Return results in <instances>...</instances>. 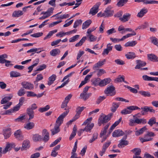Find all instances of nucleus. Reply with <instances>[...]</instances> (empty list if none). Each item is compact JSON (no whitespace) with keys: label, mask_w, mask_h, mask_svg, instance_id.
<instances>
[{"label":"nucleus","mask_w":158,"mask_h":158,"mask_svg":"<svg viewBox=\"0 0 158 158\" xmlns=\"http://www.w3.org/2000/svg\"><path fill=\"white\" fill-rule=\"evenodd\" d=\"M139 93L144 97H149L151 96L150 93L148 91H140L139 92Z\"/></svg>","instance_id":"obj_50"},{"label":"nucleus","mask_w":158,"mask_h":158,"mask_svg":"<svg viewBox=\"0 0 158 158\" xmlns=\"http://www.w3.org/2000/svg\"><path fill=\"white\" fill-rule=\"evenodd\" d=\"M114 90V87L113 85H110L107 87L104 91V93L106 94H110L111 96H113L115 94Z\"/></svg>","instance_id":"obj_6"},{"label":"nucleus","mask_w":158,"mask_h":158,"mask_svg":"<svg viewBox=\"0 0 158 158\" xmlns=\"http://www.w3.org/2000/svg\"><path fill=\"white\" fill-rule=\"evenodd\" d=\"M98 136V133H94L93 134L92 138L91 139H90L89 140V142L90 143H92L96 139H97Z\"/></svg>","instance_id":"obj_53"},{"label":"nucleus","mask_w":158,"mask_h":158,"mask_svg":"<svg viewBox=\"0 0 158 158\" xmlns=\"http://www.w3.org/2000/svg\"><path fill=\"white\" fill-rule=\"evenodd\" d=\"M92 23L91 20H88L85 21L82 24V28L85 29L88 27Z\"/></svg>","instance_id":"obj_31"},{"label":"nucleus","mask_w":158,"mask_h":158,"mask_svg":"<svg viewBox=\"0 0 158 158\" xmlns=\"http://www.w3.org/2000/svg\"><path fill=\"white\" fill-rule=\"evenodd\" d=\"M117 3V5L118 6H122L124 5V3L127 2L128 0H119Z\"/></svg>","instance_id":"obj_55"},{"label":"nucleus","mask_w":158,"mask_h":158,"mask_svg":"<svg viewBox=\"0 0 158 158\" xmlns=\"http://www.w3.org/2000/svg\"><path fill=\"white\" fill-rule=\"evenodd\" d=\"M137 43L136 41H129L126 43L124 45L125 47H133L135 46Z\"/></svg>","instance_id":"obj_38"},{"label":"nucleus","mask_w":158,"mask_h":158,"mask_svg":"<svg viewBox=\"0 0 158 158\" xmlns=\"http://www.w3.org/2000/svg\"><path fill=\"white\" fill-rule=\"evenodd\" d=\"M156 123V119L155 117H152L149 119L148 123L151 126Z\"/></svg>","instance_id":"obj_49"},{"label":"nucleus","mask_w":158,"mask_h":158,"mask_svg":"<svg viewBox=\"0 0 158 158\" xmlns=\"http://www.w3.org/2000/svg\"><path fill=\"white\" fill-rule=\"evenodd\" d=\"M54 8L53 7H50L46 11H45V15L48 18L51 15V14L53 13Z\"/></svg>","instance_id":"obj_43"},{"label":"nucleus","mask_w":158,"mask_h":158,"mask_svg":"<svg viewBox=\"0 0 158 158\" xmlns=\"http://www.w3.org/2000/svg\"><path fill=\"white\" fill-rule=\"evenodd\" d=\"M85 107L84 106H82L81 107H78L76 109V112L77 113L75 115V117H77V118H78L79 117L80 115L81 114V112L83 111V110L84 109Z\"/></svg>","instance_id":"obj_28"},{"label":"nucleus","mask_w":158,"mask_h":158,"mask_svg":"<svg viewBox=\"0 0 158 158\" xmlns=\"http://www.w3.org/2000/svg\"><path fill=\"white\" fill-rule=\"evenodd\" d=\"M113 115V113H111L107 115H103L99 118L98 121V124L99 126L102 124L106 123L110 120L111 119V117Z\"/></svg>","instance_id":"obj_1"},{"label":"nucleus","mask_w":158,"mask_h":158,"mask_svg":"<svg viewBox=\"0 0 158 158\" xmlns=\"http://www.w3.org/2000/svg\"><path fill=\"white\" fill-rule=\"evenodd\" d=\"M46 65L44 64L40 65L37 69L36 71H41L44 69H46Z\"/></svg>","instance_id":"obj_59"},{"label":"nucleus","mask_w":158,"mask_h":158,"mask_svg":"<svg viewBox=\"0 0 158 158\" xmlns=\"http://www.w3.org/2000/svg\"><path fill=\"white\" fill-rule=\"evenodd\" d=\"M33 140L34 141L37 142L40 141L42 139V136L38 134H35L33 136Z\"/></svg>","instance_id":"obj_35"},{"label":"nucleus","mask_w":158,"mask_h":158,"mask_svg":"<svg viewBox=\"0 0 158 158\" xmlns=\"http://www.w3.org/2000/svg\"><path fill=\"white\" fill-rule=\"evenodd\" d=\"M8 57V56L6 54H4L0 56V63L3 64L4 60H6L5 58H6Z\"/></svg>","instance_id":"obj_47"},{"label":"nucleus","mask_w":158,"mask_h":158,"mask_svg":"<svg viewBox=\"0 0 158 158\" xmlns=\"http://www.w3.org/2000/svg\"><path fill=\"white\" fill-rule=\"evenodd\" d=\"M131 15L129 13H126L124 14L122 17L119 18V20L123 23L128 21L130 19Z\"/></svg>","instance_id":"obj_11"},{"label":"nucleus","mask_w":158,"mask_h":158,"mask_svg":"<svg viewBox=\"0 0 158 158\" xmlns=\"http://www.w3.org/2000/svg\"><path fill=\"white\" fill-rule=\"evenodd\" d=\"M25 94L24 89L23 88H21L18 92V94L19 96L23 95Z\"/></svg>","instance_id":"obj_62"},{"label":"nucleus","mask_w":158,"mask_h":158,"mask_svg":"<svg viewBox=\"0 0 158 158\" xmlns=\"http://www.w3.org/2000/svg\"><path fill=\"white\" fill-rule=\"evenodd\" d=\"M106 98V97L104 96H99L97 99L96 103L97 104H99L103 100Z\"/></svg>","instance_id":"obj_56"},{"label":"nucleus","mask_w":158,"mask_h":158,"mask_svg":"<svg viewBox=\"0 0 158 158\" xmlns=\"http://www.w3.org/2000/svg\"><path fill=\"white\" fill-rule=\"evenodd\" d=\"M56 76L55 74H53L48 78V85H50L54 82L56 80Z\"/></svg>","instance_id":"obj_29"},{"label":"nucleus","mask_w":158,"mask_h":158,"mask_svg":"<svg viewBox=\"0 0 158 158\" xmlns=\"http://www.w3.org/2000/svg\"><path fill=\"white\" fill-rule=\"evenodd\" d=\"M91 94H92L91 93H82L81 94L80 98L84 101H86L89 98Z\"/></svg>","instance_id":"obj_21"},{"label":"nucleus","mask_w":158,"mask_h":158,"mask_svg":"<svg viewBox=\"0 0 158 158\" xmlns=\"http://www.w3.org/2000/svg\"><path fill=\"white\" fill-rule=\"evenodd\" d=\"M64 110H66V111L64 112L58 118L56 121L55 124L60 126L61 124L63 123V119L67 115L69 112V109L65 108Z\"/></svg>","instance_id":"obj_2"},{"label":"nucleus","mask_w":158,"mask_h":158,"mask_svg":"<svg viewBox=\"0 0 158 158\" xmlns=\"http://www.w3.org/2000/svg\"><path fill=\"white\" fill-rule=\"evenodd\" d=\"M100 79L99 78L95 79L92 82V84L94 86L99 85V83Z\"/></svg>","instance_id":"obj_54"},{"label":"nucleus","mask_w":158,"mask_h":158,"mask_svg":"<svg viewBox=\"0 0 158 158\" xmlns=\"http://www.w3.org/2000/svg\"><path fill=\"white\" fill-rule=\"evenodd\" d=\"M122 118L121 117L117 121H116L111 126L109 130V134H110V133L112 132L114 128L117 126L118 124L122 120Z\"/></svg>","instance_id":"obj_20"},{"label":"nucleus","mask_w":158,"mask_h":158,"mask_svg":"<svg viewBox=\"0 0 158 158\" xmlns=\"http://www.w3.org/2000/svg\"><path fill=\"white\" fill-rule=\"evenodd\" d=\"M80 37V35H76L73 37L70 38L69 40L70 42H73L78 40Z\"/></svg>","instance_id":"obj_46"},{"label":"nucleus","mask_w":158,"mask_h":158,"mask_svg":"<svg viewBox=\"0 0 158 158\" xmlns=\"http://www.w3.org/2000/svg\"><path fill=\"white\" fill-rule=\"evenodd\" d=\"M112 7L110 6H108L106 9L104 13L101 15V16H105V17H109L112 16L114 13L113 10H111Z\"/></svg>","instance_id":"obj_4"},{"label":"nucleus","mask_w":158,"mask_h":158,"mask_svg":"<svg viewBox=\"0 0 158 158\" xmlns=\"http://www.w3.org/2000/svg\"><path fill=\"white\" fill-rule=\"evenodd\" d=\"M148 12V10L145 8L141 9L137 15V16L139 18L143 17L147 12Z\"/></svg>","instance_id":"obj_18"},{"label":"nucleus","mask_w":158,"mask_h":158,"mask_svg":"<svg viewBox=\"0 0 158 158\" xmlns=\"http://www.w3.org/2000/svg\"><path fill=\"white\" fill-rule=\"evenodd\" d=\"M137 109H140L136 106H131L122 110L121 113L122 114L124 115L130 114H131L133 110Z\"/></svg>","instance_id":"obj_3"},{"label":"nucleus","mask_w":158,"mask_h":158,"mask_svg":"<svg viewBox=\"0 0 158 158\" xmlns=\"http://www.w3.org/2000/svg\"><path fill=\"white\" fill-rule=\"evenodd\" d=\"M86 39V37H83L78 42L75 44V46L76 47H77L82 45L83 43L85 41Z\"/></svg>","instance_id":"obj_42"},{"label":"nucleus","mask_w":158,"mask_h":158,"mask_svg":"<svg viewBox=\"0 0 158 158\" xmlns=\"http://www.w3.org/2000/svg\"><path fill=\"white\" fill-rule=\"evenodd\" d=\"M141 109L144 110L145 112H150L154 113L156 111L155 110L153 109L152 107L146 106L144 107H142Z\"/></svg>","instance_id":"obj_22"},{"label":"nucleus","mask_w":158,"mask_h":158,"mask_svg":"<svg viewBox=\"0 0 158 158\" xmlns=\"http://www.w3.org/2000/svg\"><path fill=\"white\" fill-rule=\"evenodd\" d=\"M82 21L81 19L78 20L76 21L73 25V27L76 28L79 25L81 24L82 23Z\"/></svg>","instance_id":"obj_57"},{"label":"nucleus","mask_w":158,"mask_h":158,"mask_svg":"<svg viewBox=\"0 0 158 158\" xmlns=\"http://www.w3.org/2000/svg\"><path fill=\"white\" fill-rule=\"evenodd\" d=\"M11 144L10 143H7L5 148L2 151V153L3 154H6L8 151L11 150Z\"/></svg>","instance_id":"obj_39"},{"label":"nucleus","mask_w":158,"mask_h":158,"mask_svg":"<svg viewBox=\"0 0 158 158\" xmlns=\"http://www.w3.org/2000/svg\"><path fill=\"white\" fill-rule=\"evenodd\" d=\"M101 5L100 2H97L90 10L89 14L92 15H95L98 12L99 6Z\"/></svg>","instance_id":"obj_5"},{"label":"nucleus","mask_w":158,"mask_h":158,"mask_svg":"<svg viewBox=\"0 0 158 158\" xmlns=\"http://www.w3.org/2000/svg\"><path fill=\"white\" fill-rule=\"evenodd\" d=\"M119 104V103L113 102L112 104V106L111 107V110L113 112H115L118 107Z\"/></svg>","instance_id":"obj_32"},{"label":"nucleus","mask_w":158,"mask_h":158,"mask_svg":"<svg viewBox=\"0 0 158 158\" xmlns=\"http://www.w3.org/2000/svg\"><path fill=\"white\" fill-rule=\"evenodd\" d=\"M43 78V77L41 74H40L37 75L36 80L34 81V84H36V83H38L39 81L42 80Z\"/></svg>","instance_id":"obj_52"},{"label":"nucleus","mask_w":158,"mask_h":158,"mask_svg":"<svg viewBox=\"0 0 158 158\" xmlns=\"http://www.w3.org/2000/svg\"><path fill=\"white\" fill-rule=\"evenodd\" d=\"M131 152L134 153V156H137L139 155L141 152V150L139 148H135L131 151Z\"/></svg>","instance_id":"obj_36"},{"label":"nucleus","mask_w":158,"mask_h":158,"mask_svg":"<svg viewBox=\"0 0 158 158\" xmlns=\"http://www.w3.org/2000/svg\"><path fill=\"white\" fill-rule=\"evenodd\" d=\"M10 77H17L21 76V74L16 71H12L10 73Z\"/></svg>","instance_id":"obj_40"},{"label":"nucleus","mask_w":158,"mask_h":158,"mask_svg":"<svg viewBox=\"0 0 158 158\" xmlns=\"http://www.w3.org/2000/svg\"><path fill=\"white\" fill-rule=\"evenodd\" d=\"M42 135L43 136L42 139L43 140L44 142L48 141L49 139V133L47 131L44 129L43 130L42 133Z\"/></svg>","instance_id":"obj_10"},{"label":"nucleus","mask_w":158,"mask_h":158,"mask_svg":"<svg viewBox=\"0 0 158 158\" xmlns=\"http://www.w3.org/2000/svg\"><path fill=\"white\" fill-rule=\"evenodd\" d=\"M3 134L5 139L8 138L11 135V129L10 128H6L3 129Z\"/></svg>","instance_id":"obj_9"},{"label":"nucleus","mask_w":158,"mask_h":158,"mask_svg":"<svg viewBox=\"0 0 158 158\" xmlns=\"http://www.w3.org/2000/svg\"><path fill=\"white\" fill-rule=\"evenodd\" d=\"M30 147V143L29 140H26L23 141L22 146L21 148V151L27 150Z\"/></svg>","instance_id":"obj_12"},{"label":"nucleus","mask_w":158,"mask_h":158,"mask_svg":"<svg viewBox=\"0 0 158 158\" xmlns=\"http://www.w3.org/2000/svg\"><path fill=\"white\" fill-rule=\"evenodd\" d=\"M35 124L33 122H30L26 124L24 127L27 130H29L33 128L34 127Z\"/></svg>","instance_id":"obj_34"},{"label":"nucleus","mask_w":158,"mask_h":158,"mask_svg":"<svg viewBox=\"0 0 158 158\" xmlns=\"http://www.w3.org/2000/svg\"><path fill=\"white\" fill-rule=\"evenodd\" d=\"M57 31V30L56 29L50 31L46 36L44 38V40L50 38L53 34L56 33Z\"/></svg>","instance_id":"obj_41"},{"label":"nucleus","mask_w":158,"mask_h":158,"mask_svg":"<svg viewBox=\"0 0 158 158\" xmlns=\"http://www.w3.org/2000/svg\"><path fill=\"white\" fill-rule=\"evenodd\" d=\"M106 61L105 59H104L102 61H99L94 65L93 67V69L95 70H98L99 68L102 66L104 64V62Z\"/></svg>","instance_id":"obj_13"},{"label":"nucleus","mask_w":158,"mask_h":158,"mask_svg":"<svg viewBox=\"0 0 158 158\" xmlns=\"http://www.w3.org/2000/svg\"><path fill=\"white\" fill-rule=\"evenodd\" d=\"M40 156V154L39 152H36L32 155L30 158H38Z\"/></svg>","instance_id":"obj_64"},{"label":"nucleus","mask_w":158,"mask_h":158,"mask_svg":"<svg viewBox=\"0 0 158 158\" xmlns=\"http://www.w3.org/2000/svg\"><path fill=\"white\" fill-rule=\"evenodd\" d=\"M152 43L154 45L158 46V41L157 39L155 37H152L150 38Z\"/></svg>","instance_id":"obj_48"},{"label":"nucleus","mask_w":158,"mask_h":158,"mask_svg":"<svg viewBox=\"0 0 158 158\" xmlns=\"http://www.w3.org/2000/svg\"><path fill=\"white\" fill-rule=\"evenodd\" d=\"M111 81L110 78H108L104 79L101 81H100L99 86L101 87L104 86L109 83Z\"/></svg>","instance_id":"obj_17"},{"label":"nucleus","mask_w":158,"mask_h":158,"mask_svg":"<svg viewBox=\"0 0 158 158\" xmlns=\"http://www.w3.org/2000/svg\"><path fill=\"white\" fill-rule=\"evenodd\" d=\"M15 138L18 140H22L23 139V136L22 133L20 130H19L15 131L14 134Z\"/></svg>","instance_id":"obj_16"},{"label":"nucleus","mask_w":158,"mask_h":158,"mask_svg":"<svg viewBox=\"0 0 158 158\" xmlns=\"http://www.w3.org/2000/svg\"><path fill=\"white\" fill-rule=\"evenodd\" d=\"M128 144V141L127 140H125L122 139L121 140L120 142L118 145V147L120 148H122L124 147V145H126Z\"/></svg>","instance_id":"obj_33"},{"label":"nucleus","mask_w":158,"mask_h":158,"mask_svg":"<svg viewBox=\"0 0 158 158\" xmlns=\"http://www.w3.org/2000/svg\"><path fill=\"white\" fill-rule=\"evenodd\" d=\"M109 126V124H107L104 128V129L102 131L100 134V137H102V136L105 135L106 132V130L108 129Z\"/></svg>","instance_id":"obj_44"},{"label":"nucleus","mask_w":158,"mask_h":158,"mask_svg":"<svg viewBox=\"0 0 158 158\" xmlns=\"http://www.w3.org/2000/svg\"><path fill=\"white\" fill-rule=\"evenodd\" d=\"M115 62L118 64L123 65L125 64L124 61L119 59H117L115 60Z\"/></svg>","instance_id":"obj_63"},{"label":"nucleus","mask_w":158,"mask_h":158,"mask_svg":"<svg viewBox=\"0 0 158 158\" xmlns=\"http://www.w3.org/2000/svg\"><path fill=\"white\" fill-rule=\"evenodd\" d=\"M87 36L89 38V41L90 42L94 41H96L97 39V37L91 34H88Z\"/></svg>","instance_id":"obj_51"},{"label":"nucleus","mask_w":158,"mask_h":158,"mask_svg":"<svg viewBox=\"0 0 158 158\" xmlns=\"http://www.w3.org/2000/svg\"><path fill=\"white\" fill-rule=\"evenodd\" d=\"M116 32V31L115 30V28H112L107 30L106 31V33L109 35H110L113 33H115Z\"/></svg>","instance_id":"obj_61"},{"label":"nucleus","mask_w":158,"mask_h":158,"mask_svg":"<svg viewBox=\"0 0 158 158\" xmlns=\"http://www.w3.org/2000/svg\"><path fill=\"white\" fill-rule=\"evenodd\" d=\"M124 132L121 130H117L114 131L112 134V136L114 137H118L123 135Z\"/></svg>","instance_id":"obj_19"},{"label":"nucleus","mask_w":158,"mask_h":158,"mask_svg":"<svg viewBox=\"0 0 158 158\" xmlns=\"http://www.w3.org/2000/svg\"><path fill=\"white\" fill-rule=\"evenodd\" d=\"M60 52V51L58 49H55L51 51L50 54L52 56H55L59 54Z\"/></svg>","instance_id":"obj_37"},{"label":"nucleus","mask_w":158,"mask_h":158,"mask_svg":"<svg viewBox=\"0 0 158 158\" xmlns=\"http://www.w3.org/2000/svg\"><path fill=\"white\" fill-rule=\"evenodd\" d=\"M148 59L152 61L157 62L158 61V57L153 54H147Z\"/></svg>","instance_id":"obj_15"},{"label":"nucleus","mask_w":158,"mask_h":158,"mask_svg":"<svg viewBox=\"0 0 158 158\" xmlns=\"http://www.w3.org/2000/svg\"><path fill=\"white\" fill-rule=\"evenodd\" d=\"M59 127V126L55 124L54 128L51 130L52 135L57 134L60 131Z\"/></svg>","instance_id":"obj_24"},{"label":"nucleus","mask_w":158,"mask_h":158,"mask_svg":"<svg viewBox=\"0 0 158 158\" xmlns=\"http://www.w3.org/2000/svg\"><path fill=\"white\" fill-rule=\"evenodd\" d=\"M27 113L29 116V118L28 119V120L33 118L34 117V111L32 110L30 108H28L27 109Z\"/></svg>","instance_id":"obj_25"},{"label":"nucleus","mask_w":158,"mask_h":158,"mask_svg":"<svg viewBox=\"0 0 158 158\" xmlns=\"http://www.w3.org/2000/svg\"><path fill=\"white\" fill-rule=\"evenodd\" d=\"M13 95L12 94H10L9 96L5 97L1 100V104H4L7 103L11 99Z\"/></svg>","instance_id":"obj_23"},{"label":"nucleus","mask_w":158,"mask_h":158,"mask_svg":"<svg viewBox=\"0 0 158 158\" xmlns=\"http://www.w3.org/2000/svg\"><path fill=\"white\" fill-rule=\"evenodd\" d=\"M115 49L118 51H121L123 50L122 47L120 44H116L114 46Z\"/></svg>","instance_id":"obj_60"},{"label":"nucleus","mask_w":158,"mask_h":158,"mask_svg":"<svg viewBox=\"0 0 158 158\" xmlns=\"http://www.w3.org/2000/svg\"><path fill=\"white\" fill-rule=\"evenodd\" d=\"M50 108V106L49 105H47L45 107L40 108L39 109V111L40 112L42 113L46 111Z\"/></svg>","instance_id":"obj_45"},{"label":"nucleus","mask_w":158,"mask_h":158,"mask_svg":"<svg viewBox=\"0 0 158 158\" xmlns=\"http://www.w3.org/2000/svg\"><path fill=\"white\" fill-rule=\"evenodd\" d=\"M23 13L21 10H16L13 12L12 16L13 17H18L23 15Z\"/></svg>","instance_id":"obj_27"},{"label":"nucleus","mask_w":158,"mask_h":158,"mask_svg":"<svg viewBox=\"0 0 158 158\" xmlns=\"http://www.w3.org/2000/svg\"><path fill=\"white\" fill-rule=\"evenodd\" d=\"M94 126V124L91 123L90 124H88L83 130H81L82 131H85L86 132L90 131L92 129Z\"/></svg>","instance_id":"obj_26"},{"label":"nucleus","mask_w":158,"mask_h":158,"mask_svg":"<svg viewBox=\"0 0 158 158\" xmlns=\"http://www.w3.org/2000/svg\"><path fill=\"white\" fill-rule=\"evenodd\" d=\"M125 56L127 59H130L135 58L136 55L134 52H130L126 54Z\"/></svg>","instance_id":"obj_30"},{"label":"nucleus","mask_w":158,"mask_h":158,"mask_svg":"<svg viewBox=\"0 0 158 158\" xmlns=\"http://www.w3.org/2000/svg\"><path fill=\"white\" fill-rule=\"evenodd\" d=\"M111 44L109 43L106 45V48L104 49L102 53V55H104L105 54L108 55L109 52L112 51L113 48V46H111Z\"/></svg>","instance_id":"obj_14"},{"label":"nucleus","mask_w":158,"mask_h":158,"mask_svg":"<svg viewBox=\"0 0 158 158\" xmlns=\"http://www.w3.org/2000/svg\"><path fill=\"white\" fill-rule=\"evenodd\" d=\"M61 139L60 138L56 139L50 145V147H52L56 145L60 141Z\"/></svg>","instance_id":"obj_58"},{"label":"nucleus","mask_w":158,"mask_h":158,"mask_svg":"<svg viewBox=\"0 0 158 158\" xmlns=\"http://www.w3.org/2000/svg\"><path fill=\"white\" fill-rule=\"evenodd\" d=\"M139 113H138L133 116L134 118L135 119V123L138 124H140L141 123L143 124L146 123H147V121L146 119L144 118L139 119L137 118H135L136 117H140V116L139 115Z\"/></svg>","instance_id":"obj_8"},{"label":"nucleus","mask_w":158,"mask_h":158,"mask_svg":"<svg viewBox=\"0 0 158 158\" xmlns=\"http://www.w3.org/2000/svg\"><path fill=\"white\" fill-rule=\"evenodd\" d=\"M21 85L23 88L29 90H32L34 88L33 85L28 82H22L21 83Z\"/></svg>","instance_id":"obj_7"}]
</instances>
